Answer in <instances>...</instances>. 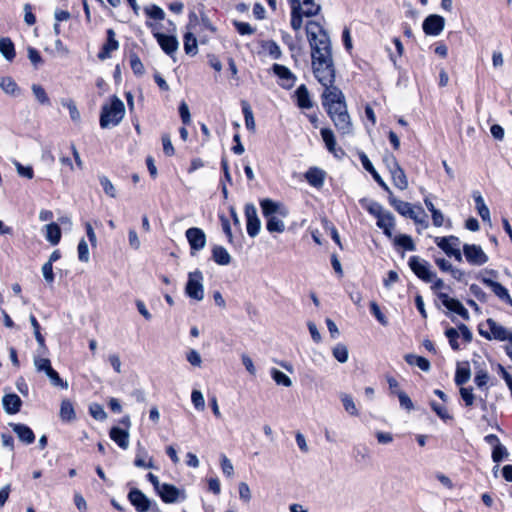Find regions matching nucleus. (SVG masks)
I'll list each match as a JSON object with an SVG mask.
<instances>
[{"mask_svg": "<svg viewBox=\"0 0 512 512\" xmlns=\"http://www.w3.org/2000/svg\"><path fill=\"white\" fill-rule=\"evenodd\" d=\"M307 39L311 48V64L318 81L330 82L335 69L332 45L327 31L316 21L306 24Z\"/></svg>", "mask_w": 512, "mask_h": 512, "instance_id": "1", "label": "nucleus"}, {"mask_svg": "<svg viewBox=\"0 0 512 512\" xmlns=\"http://www.w3.org/2000/svg\"><path fill=\"white\" fill-rule=\"evenodd\" d=\"M125 116V105L117 96H112L110 103L104 104L100 113V126L103 129L115 127Z\"/></svg>", "mask_w": 512, "mask_h": 512, "instance_id": "2", "label": "nucleus"}, {"mask_svg": "<svg viewBox=\"0 0 512 512\" xmlns=\"http://www.w3.org/2000/svg\"><path fill=\"white\" fill-rule=\"evenodd\" d=\"M335 69L332 70V78L330 82L318 81L324 88L322 94V104L327 109V113L337 111V108H342L345 104L344 95L342 91L334 86Z\"/></svg>", "mask_w": 512, "mask_h": 512, "instance_id": "3", "label": "nucleus"}, {"mask_svg": "<svg viewBox=\"0 0 512 512\" xmlns=\"http://www.w3.org/2000/svg\"><path fill=\"white\" fill-rule=\"evenodd\" d=\"M480 334L488 340L508 341L512 345V329L489 318L480 326Z\"/></svg>", "mask_w": 512, "mask_h": 512, "instance_id": "4", "label": "nucleus"}, {"mask_svg": "<svg viewBox=\"0 0 512 512\" xmlns=\"http://www.w3.org/2000/svg\"><path fill=\"white\" fill-rule=\"evenodd\" d=\"M33 364L38 373H44L47 376L52 386L61 387L63 389L68 388V383L63 381L58 372L53 369L49 358L43 357L40 354L35 355L33 357Z\"/></svg>", "mask_w": 512, "mask_h": 512, "instance_id": "5", "label": "nucleus"}, {"mask_svg": "<svg viewBox=\"0 0 512 512\" xmlns=\"http://www.w3.org/2000/svg\"><path fill=\"white\" fill-rule=\"evenodd\" d=\"M203 274L200 270H195L188 274V281L185 286L186 295L196 301H202L204 298Z\"/></svg>", "mask_w": 512, "mask_h": 512, "instance_id": "6", "label": "nucleus"}, {"mask_svg": "<svg viewBox=\"0 0 512 512\" xmlns=\"http://www.w3.org/2000/svg\"><path fill=\"white\" fill-rule=\"evenodd\" d=\"M435 243L449 257H454L457 261H462V254L460 251V240L458 237H436Z\"/></svg>", "mask_w": 512, "mask_h": 512, "instance_id": "7", "label": "nucleus"}, {"mask_svg": "<svg viewBox=\"0 0 512 512\" xmlns=\"http://www.w3.org/2000/svg\"><path fill=\"white\" fill-rule=\"evenodd\" d=\"M409 267L417 277L425 282H432L435 277V273L430 270V264L418 256L410 257Z\"/></svg>", "mask_w": 512, "mask_h": 512, "instance_id": "8", "label": "nucleus"}, {"mask_svg": "<svg viewBox=\"0 0 512 512\" xmlns=\"http://www.w3.org/2000/svg\"><path fill=\"white\" fill-rule=\"evenodd\" d=\"M328 114L338 131L344 135L350 134L352 132V123L347 112L346 105H344L342 108H337L335 113L332 112Z\"/></svg>", "mask_w": 512, "mask_h": 512, "instance_id": "9", "label": "nucleus"}, {"mask_svg": "<svg viewBox=\"0 0 512 512\" xmlns=\"http://www.w3.org/2000/svg\"><path fill=\"white\" fill-rule=\"evenodd\" d=\"M463 253L466 260L472 265L481 266L488 262V256L479 245L464 244Z\"/></svg>", "mask_w": 512, "mask_h": 512, "instance_id": "10", "label": "nucleus"}, {"mask_svg": "<svg viewBox=\"0 0 512 512\" xmlns=\"http://www.w3.org/2000/svg\"><path fill=\"white\" fill-rule=\"evenodd\" d=\"M186 238L189 242L191 255H195L197 251L202 250L207 243L204 231L197 227H192L186 230Z\"/></svg>", "mask_w": 512, "mask_h": 512, "instance_id": "11", "label": "nucleus"}, {"mask_svg": "<svg viewBox=\"0 0 512 512\" xmlns=\"http://www.w3.org/2000/svg\"><path fill=\"white\" fill-rule=\"evenodd\" d=\"M438 298L441 300L442 304L448 310L455 312L465 320L469 319L468 310L463 306V304L459 300L451 298L448 294L444 292H439Z\"/></svg>", "mask_w": 512, "mask_h": 512, "instance_id": "12", "label": "nucleus"}, {"mask_svg": "<svg viewBox=\"0 0 512 512\" xmlns=\"http://www.w3.org/2000/svg\"><path fill=\"white\" fill-rule=\"evenodd\" d=\"M157 492L165 503H174L186 498L184 492L172 484L163 483Z\"/></svg>", "mask_w": 512, "mask_h": 512, "instance_id": "13", "label": "nucleus"}, {"mask_svg": "<svg viewBox=\"0 0 512 512\" xmlns=\"http://www.w3.org/2000/svg\"><path fill=\"white\" fill-rule=\"evenodd\" d=\"M260 206L262 209L263 216L265 218L280 215L281 217L288 216V209L284 207L282 204L277 203L271 199H263L260 201Z\"/></svg>", "mask_w": 512, "mask_h": 512, "instance_id": "14", "label": "nucleus"}, {"mask_svg": "<svg viewBox=\"0 0 512 512\" xmlns=\"http://www.w3.org/2000/svg\"><path fill=\"white\" fill-rule=\"evenodd\" d=\"M445 25V20L440 15H429L423 22V30L428 35H439Z\"/></svg>", "mask_w": 512, "mask_h": 512, "instance_id": "15", "label": "nucleus"}, {"mask_svg": "<svg viewBox=\"0 0 512 512\" xmlns=\"http://www.w3.org/2000/svg\"><path fill=\"white\" fill-rule=\"evenodd\" d=\"M154 36L166 54L172 55L178 50L179 42L175 36L165 35L159 32L154 33Z\"/></svg>", "mask_w": 512, "mask_h": 512, "instance_id": "16", "label": "nucleus"}, {"mask_svg": "<svg viewBox=\"0 0 512 512\" xmlns=\"http://www.w3.org/2000/svg\"><path fill=\"white\" fill-rule=\"evenodd\" d=\"M272 69L275 75H277L280 78V85L284 89H290L294 86L296 77L286 66L281 64H274Z\"/></svg>", "mask_w": 512, "mask_h": 512, "instance_id": "17", "label": "nucleus"}, {"mask_svg": "<svg viewBox=\"0 0 512 512\" xmlns=\"http://www.w3.org/2000/svg\"><path fill=\"white\" fill-rule=\"evenodd\" d=\"M481 280L487 287L491 288L493 293L501 301L507 303L508 305H510L512 307V298L509 294V291L503 285H501L500 283H498L490 278H486V277H483Z\"/></svg>", "mask_w": 512, "mask_h": 512, "instance_id": "18", "label": "nucleus"}, {"mask_svg": "<svg viewBox=\"0 0 512 512\" xmlns=\"http://www.w3.org/2000/svg\"><path fill=\"white\" fill-rule=\"evenodd\" d=\"M128 499L138 512H146L150 508V501L139 489H132L128 494Z\"/></svg>", "mask_w": 512, "mask_h": 512, "instance_id": "19", "label": "nucleus"}, {"mask_svg": "<svg viewBox=\"0 0 512 512\" xmlns=\"http://www.w3.org/2000/svg\"><path fill=\"white\" fill-rule=\"evenodd\" d=\"M325 177V171L318 167H311L305 173V179L307 180V182L317 189L323 187Z\"/></svg>", "mask_w": 512, "mask_h": 512, "instance_id": "20", "label": "nucleus"}, {"mask_svg": "<svg viewBox=\"0 0 512 512\" xmlns=\"http://www.w3.org/2000/svg\"><path fill=\"white\" fill-rule=\"evenodd\" d=\"M389 203L394 207V209L399 214L408 218H415L414 214L416 213V211L409 202L397 199L396 197L393 196V194H391V196H389Z\"/></svg>", "mask_w": 512, "mask_h": 512, "instance_id": "21", "label": "nucleus"}, {"mask_svg": "<svg viewBox=\"0 0 512 512\" xmlns=\"http://www.w3.org/2000/svg\"><path fill=\"white\" fill-rule=\"evenodd\" d=\"M134 465L144 469L154 468L153 458L148 455L147 450L140 443L137 445Z\"/></svg>", "mask_w": 512, "mask_h": 512, "instance_id": "22", "label": "nucleus"}, {"mask_svg": "<svg viewBox=\"0 0 512 512\" xmlns=\"http://www.w3.org/2000/svg\"><path fill=\"white\" fill-rule=\"evenodd\" d=\"M10 427L23 443L31 444L34 442L35 435L27 425L21 423H10Z\"/></svg>", "mask_w": 512, "mask_h": 512, "instance_id": "23", "label": "nucleus"}, {"mask_svg": "<svg viewBox=\"0 0 512 512\" xmlns=\"http://www.w3.org/2000/svg\"><path fill=\"white\" fill-rule=\"evenodd\" d=\"M2 404L7 414H16L20 411L22 401L17 394H6L2 399Z\"/></svg>", "mask_w": 512, "mask_h": 512, "instance_id": "24", "label": "nucleus"}, {"mask_svg": "<svg viewBox=\"0 0 512 512\" xmlns=\"http://www.w3.org/2000/svg\"><path fill=\"white\" fill-rule=\"evenodd\" d=\"M377 226L383 230L384 234L388 237L392 236V230L395 226V219L391 212L384 211L378 218H377Z\"/></svg>", "mask_w": 512, "mask_h": 512, "instance_id": "25", "label": "nucleus"}, {"mask_svg": "<svg viewBox=\"0 0 512 512\" xmlns=\"http://www.w3.org/2000/svg\"><path fill=\"white\" fill-rule=\"evenodd\" d=\"M110 438L122 449L129 447V432L119 427H112L110 430Z\"/></svg>", "mask_w": 512, "mask_h": 512, "instance_id": "26", "label": "nucleus"}, {"mask_svg": "<svg viewBox=\"0 0 512 512\" xmlns=\"http://www.w3.org/2000/svg\"><path fill=\"white\" fill-rule=\"evenodd\" d=\"M291 6V27L295 31H299L302 28V17L304 16L298 9L300 8V0H290Z\"/></svg>", "mask_w": 512, "mask_h": 512, "instance_id": "27", "label": "nucleus"}, {"mask_svg": "<svg viewBox=\"0 0 512 512\" xmlns=\"http://www.w3.org/2000/svg\"><path fill=\"white\" fill-rule=\"evenodd\" d=\"M295 96L297 98V104L302 109H310L313 106V103L310 99V94L305 85H300L295 91Z\"/></svg>", "mask_w": 512, "mask_h": 512, "instance_id": "28", "label": "nucleus"}, {"mask_svg": "<svg viewBox=\"0 0 512 512\" xmlns=\"http://www.w3.org/2000/svg\"><path fill=\"white\" fill-rule=\"evenodd\" d=\"M59 415H60V419L63 422H71L76 419V413L74 410V406L69 399L62 400Z\"/></svg>", "mask_w": 512, "mask_h": 512, "instance_id": "29", "label": "nucleus"}, {"mask_svg": "<svg viewBox=\"0 0 512 512\" xmlns=\"http://www.w3.org/2000/svg\"><path fill=\"white\" fill-rule=\"evenodd\" d=\"M44 229L46 240L52 245H57L61 239V229L59 225L56 223H50L45 225Z\"/></svg>", "mask_w": 512, "mask_h": 512, "instance_id": "30", "label": "nucleus"}, {"mask_svg": "<svg viewBox=\"0 0 512 512\" xmlns=\"http://www.w3.org/2000/svg\"><path fill=\"white\" fill-rule=\"evenodd\" d=\"M213 260L222 266L229 265L231 263V256L228 251L222 246H215L212 249Z\"/></svg>", "mask_w": 512, "mask_h": 512, "instance_id": "31", "label": "nucleus"}, {"mask_svg": "<svg viewBox=\"0 0 512 512\" xmlns=\"http://www.w3.org/2000/svg\"><path fill=\"white\" fill-rule=\"evenodd\" d=\"M284 217L280 215H274L266 218V228L270 233H283L285 231Z\"/></svg>", "mask_w": 512, "mask_h": 512, "instance_id": "32", "label": "nucleus"}, {"mask_svg": "<svg viewBox=\"0 0 512 512\" xmlns=\"http://www.w3.org/2000/svg\"><path fill=\"white\" fill-rule=\"evenodd\" d=\"M404 358L409 365L417 366L424 372H428L431 368L429 360L422 356H418L415 354H407L405 355Z\"/></svg>", "mask_w": 512, "mask_h": 512, "instance_id": "33", "label": "nucleus"}, {"mask_svg": "<svg viewBox=\"0 0 512 512\" xmlns=\"http://www.w3.org/2000/svg\"><path fill=\"white\" fill-rule=\"evenodd\" d=\"M390 174L392 182L395 187H397L400 190H406L408 188V179L406 177L404 170L401 167L395 169Z\"/></svg>", "mask_w": 512, "mask_h": 512, "instance_id": "34", "label": "nucleus"}, {"mask_svg": "<svg viewBox=\"0 0 512 512\" xmlns=\"http://www.w3.org/2000/svg\"><path fill=\"white\" fill-rule=\"evenodd\" d=\"M29 320L33 327L34 336L39 345V349L41 350L42 354H45L47 352V346L45 344V339L40 332V325L35 316L32 314L29 316Z\"/></svg>", "mask_w": 512, "mask_h": 512, "instance_id": "35", "label": "nucleus"}, {"mask_svg": "<svg viewBox=\"0 0 512 512\" xmlns=\"http://www.w3.org/2000/svg\"><path fill=\"white\" fill-rule=\"evenodd\" d=\"M0 53L8 61H12L14 59L15 48L10 38L4 37L0 39Z\"/></svg>", "mask_w": 512, "mask_h": 512, "instance_id": "36", "label": "nucleus"}, {"mask_svg": "<svg viewBox=\"0 0 512 512\" xmlns=\"http://www.w3.org/2000/svg\"><path fill=\"white\" fill-rule=\"evenodd\" d=\"M320 6L314 2V0H303L300 2V8L298 12L303 14L305 17L315 16L319 13Z\"/></svg>", "mask_w": 512, "mask_h": 512, "instance_id": "37", "label": "nucleus"}, {"mask_svg": "<svg viewBox=\"0 0 512 512\" xmlns=\"http://www.w3.org/2000/svg\"><path fill=\"white\" fill-rule=\"evenodd\" d=\"M184 50L185 53L194 56L198 52L197 39L191 32H187L184 35Z\"/></svg>", "mask_w": 512, "mask_h": 512, "instance_id": "38", "label": "nucleus"}, {"mask_svg": "<svg viewBox=\"0 0 512 512\" xmlns=\"http://www.w3.org/2000/svg\"><path fill=\"white\" fill-rule=\"evenodd\" d=\"M321 137L325 143L327 150L333 154L336 152V139L334 133L329 128L321 129Z\"/></svg>", "mask_w": 512, "mask_h": 512, "instance_id": "39", "label": "nucleus"}, {"mask_svg": "<svg viewBox=\"0 0 512 512\" xmlns=\"http://www.w3.org/2000/svg\"><path fill=\"white\" fill-rule=\"evenodd\" d=\"M272 379L276 382L277 385H282L284 387H290L292 386V380L288 375H286L284 372L272 368L270 371Z\"/></svg>", "mask_w": 512, "mask_h": 512, "instance_id": "40", "label": "nucleus"}, {"mask_svg": "<svg viewBox=\"0 0 512 512\" xmlns=\"http://www.w3.org/2000/svg\"><path fill=\"white\" fill-rule=\"evenodd\" d=\"M334 358L340 363H346L349 358L348 348L345 344L338 343L333 349Z\"/></svg>", "mask_w": 512, "mask_h": 512, "instance_id": "41", "label": "nucleus"}, {"mask_svg": "<svg viewBox=\"0 0 512 512\" xmlns=\"http://www.w3.org/2000/svg\"><path fill=\"white\" fill-rule=\"evenodd\" d=\"M62 106L66 107L69 110L70 118L73 122H79L81 119V115L75 102L71 99H63L61 100Z\"/></svg>", "mask_w": 512, "mask_h": 512, "instance_id": "42", "label": "nucleus"}, {"mask_svg": "<svg viewBox=\"0 0 512 512\" xmlns=\"http://www.w3.org/2000/svg\"><path fill=\"white\" fill-rule=\"evenodd\" d=\"M0 87L1 89L11 95H15L18 91V86L16 82L11 77H1L0 78Z\"/></svg>", "mask_w": 512, "mask_h": 512, "instance_id": "43", "label": "nucleus"}, {"mask_svg": "<svg viewBox=\"0 0 512 512\" xmlns=\"http://www.w3.org/2000/svg\"><path fill=\"white\" fill-rule=\"evenodd\" d=\"M470 377H471V372L468 367H460V366L457 367L456 374H455V383L458 386H462L465 383H467L469 381Z\"/></svg>", "mask_w": 512, "mask_h": 512, "instance_id": "44", "label": "nucleus"}, {"mask_svg": "<svg viewBox=\"0 0 512 512\" xmlns=\"http://www.w3.org/2000/svg\"><path fill=\"white\" fill-rule=\"evenodd\" d=\"M262 47L273 59H279L282 55L281 49L275 41H266Z\"/></svg>", "mask_w": 512, "mask_h": 512, "instance_id": "45", "label": "nucleus"}, {"mask_svg": "<svg viewBox=\"0 0 512 512\" xmlns=\"http://www.w3.org/2000/svg\"><path fill=\"white\" fill-rule=\"evenodd\" d=\"M89 413L94 419L98 421H104L107 418V413L105 412L103 406L98 403H92L89 406Z\"/></svg>", "mask_w": 512, "mask_h": 512, "instance_id": "46", "label": "nucleus"}, {"mask_svg": "<svg viewBox=\"0 0 512 512\" xmlns=\"http://www.w3.org/2000/svg\"><path fill=\"white\" fill-rule=\"evenodd\" d=\"M362 204L366 210L376 218H378L385 211L382 205L376 201H362Z\"/></svg>", "mask_w": 512, "mask_h": 512, "instance_id": "47", "label": "nucleus"}, {"mask_svg": "<svg viewBox=\"0 0 512 512\" xmlns=\"http://www.w3.org/2000/svg\"><path fill=\"white\" fill-rule=\"evenodd\" d=\"M341 401L344 406V409L353 416L358 415V410L356 408V405L354 403L353 398L348 394H342L341 395Z\"/></svg>", "mask_w": 512, "mask_h": 512, "instance_id": "48", "label": "nucleus"}, {"mask_svg": "<svg viewBox=\"0 0 512 512\" xmlns=\"http://www.w3.org/2000/svg\"><path fill=\"white\" fill-rule=\"evenodd\" d=\"M32 92L35 96V98L37 99V101L41 104H49L50 103V100H49V97L47 96V93L45 92L44 88L39 85V84H33L32 87Z\"/></svg>", "mask_w": 512, "mask_h": 512, "instance_id": "49", "label": "nucleus"}, {"mask_svg": "<svg viewBox=\"0 0 512 512\" xmlns=\"http://www.w3.org/2000/svg\"><path fill=\"white\" fill-rule=\"evenodd\" d=\"M395 243L408 251H414L416 249L412 238L408 235H399L395 238Z\"/></svg>", "mask_w": 512, "mask_h": 512, "instance_id": "50", "label": "nucleus"}, {"mask_svg": "<svg viewBox=\"0 0 512 512\" xmlns=\"http://www.w3.org/2000/svg\"><path fill=\"white\" fill-rule=\"evenodd\" d=\"M100 184L104 190V192L110 196L111 198H115L117 196L116 188L112 184V182L109 180L108 177L102 175L99 177Z\"/></svg>", "mask_w": 512, "mask_h": 512, "instance_id": "51", "label": "nucleus"}, {"mask_svg": "<svg viewBox=\"0 0 512 512\" xmlns=\"http://www.w3.org/2000/svg\"><path fill=\"white\" fill-rule=\"evenodd\" d=\"M191 401H192L194 407L198 411H204V409H205V400H204V396H203L201 391L196 390V389L193 390L192 393H191Z\"/></svg>", "mask_w": 512, "mask_h": 512, "instance_id": "52", "label": "nucleus"}, {"mask_svg": "<svg viewBox=\"0 0 512 512\" xmlns=\"http://www.w3.org/2000/svg\"><path fill=\"white\" fill-rule=\"evenodd\" d=\"M220 464L224 475L227 477H232L234 475V466L226 455L222 454L220 456Z\"/></svg>", "mask_w": 512, "mask_h": 512, "instance_id": "53", "label": "nucleus"}, {"mask_svg": "<svg viewBox=\"0 0 512 512\" xmlns=\"http://www.w3.org/2000/svg\"><path fill=\"white\" fill-rule=\"evenodd\" d=\"M145 12L150 18L155 20H163L165 18V12L157 5L146 7Z\"/></svg>", "mask_w": 512, "mask_h": 512, "instance_id": "54", "label": "nucleus"}, {"mask_svg": "<svg viewBox=\"0 0 512 512\" xmlns=\"http://www.w3.org/2000/svg\"><path fill=\"white\" fill-rule=\"evenodd\" d=\"M130 66L136 75H143L145 72L144 65L136 54L130 56Z\"/></svg>", "mask_w": 512, "mask_h": 512, "instance_id": "55", "label": "nucleus"}, {"mask_svg": "<svg viewBox=\"0 0 512 512\" xmlns=\"http://www.w3.org/2000/svg\"><path fill=\"white\" fill-rule=\"evenodd\" d=\"M103 47L106 48V50L109 52H113L119 48V43L115 39V32L112 29L107 31V41Z\"/></svg>", "mask_w": 512, "mask_h": 512, "instance_id": "56", "label": "nucleus"}, {"mask_svg": "<svg viewBox=\"0 0 512 512\" xmlns=\"http://www.w3.org/2000/svg\"><path fill=\"white\" fill-rule=\"evenodd\" d=\"M446 337L449 339V344L453 350L459 349V343L457 341L459 332L455 328H448L445 332Z\"/></svg>", "mask_w": 512, "mask_h": 512, "instance_id": "57", "label": "nucleus"}, {"mask_svg": "<svg viewBox=\"0 0 512 512\" xmlns=\"http://www.w3.org/2000/svg\"><path fill=\"white\" fill-rule=\"evenodd\" d=\"M506 457H508L507 449L502 444L495 445L492 452L493 461L498 463Z\"/></svg>", "mask_w": 512, "mask_h": 512, "instance_id": "58", "label": "nucleus"}, {"mask_svg": "<svg viewBox=\"0 0 512 512\" xmlns=\"http://www.w3.org/2000/svg\"><path fill=\"white\" fill-rule=\"evenodd\" d=\"M261 227V222L259 217L255 219H250L247 221V233L250 237H255L258 235Z\"/></svg>", "mask_w": 512, "mask_h": 512, "instance_id": "59", "label": "nucleus"}, {"mask_svg": "<svg viewBox=\"0 0 512 512\" xmlns=\"http://www.w3.org/2000/svg\"><path fill=\"white\" fill-rule=\"evenodd\" d=\"M397 396L402 408L406 409L407 411L414 409V404L411 398L404 391H397Z\"/></svg>", "mask_w": 512, "mask_h": 512, "instance_id": "60", "label": "nucleus"}, {"mask_svg": "<svg viewBox=\"0 0 512 512\" xmlns=\"http://www.w3.org/2000/svg\"><path fill=\"white\" fill-rule=\"evenodd\" d=\"M238 490L240 499L244 503H249L252 498V494L248 484L246 482H240L238 485Z\"/></svg>", "mask_w": 512, "mask_h": 512, "instance_id": "61", "label": "nucleus"}, {"mask_svg": "<svg viewBox=\"0 0 512 512\" xmlns=\"http://www.w3.org/2000/svg\"><path fill=\"white\" fill-rule=\"evenodd\" d=\"M78 258L81 262H88L89 261V248L88 244L84 239H81L78 244Z\"/></svg>", "mask_w": 512, "mask_h": 512, "instance_id": "62", "label": "nucleus"}, {"mask_svg": "<svg viewBox=\"0 0 512 512\" xmlns=\"http://www.w3.org/2000/svg\"><path fill=\"white\" fill-rule=\"evenodd\" d=\"M187 361L195 367H200L202 364V358L200 353L195 349H190L186 354Z\"/></svg>", "mask_w": 512, "mask_h": 512, "instance_id": "63", "label": "nucleus"}, {"mask_svg": "<svg viewBox=\"0 0 512 512\" xmlns=\"http://www.w3.org/2000/svg\"><path fill=\"white\" fill-rule=\"evenodd\" d=\"M14 165L16 167L17 173L25 177L27 179H32L34 176V172L31 166H23L20 162L14 161Z\"/></svg>", "mask_w": 512, "mask_h": 512, "instance_id": "64", "label": "nucleus"}]
</instances>
